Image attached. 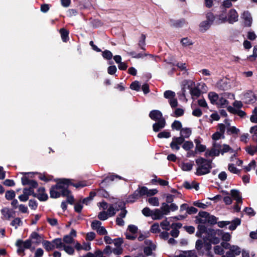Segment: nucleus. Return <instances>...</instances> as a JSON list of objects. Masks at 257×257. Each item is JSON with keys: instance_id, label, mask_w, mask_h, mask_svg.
I'll use <instances>...</instances> for the list:
<instances>
[{"instance_id": "obj_1", "label": "nucleus", "mask_w": 257, "mask_h": 257, "mask_svg": "<svg viewBox=\"0 0 257 257\" xmlns=\"http://www.w3.org/2000/svg\"><path fill=\"white\" fill-rule=\"evenodd\" d=\"M70 180L63 179L60 180L56 185L52 186L50 190V197L53 198H57L61 195L67 196L70 193L68 189L69 185Z\"/></svg>"}, {"instance_id": "obj_2", "label": "nucleus", "mask_w": 257, "mask_h": 257, "mask_svg": "<svg viewBox=\"0 0 257 257\" xmlns=\"http://www.w3.org/2000/svg\"><path fill=\"white\" fill-rule=\"evenodd\" d=\"M191 130L189 128H183L180 130V137H174L170 143V147L173 151L179 150L180 145L182 144L185 139L189 138L191 135Z\"/></svg>"}, {"instance_id": "obj_3", "label": "nucleus", "mask_w": 257, "mask_h": 257, "mask_svg": "<svg viewBox=\"0 0 257 257\" xmlns=\"http://www.w3.org/2000/svg\"><path fill=\"white\" fill-rule=\"evenodd\" d=\"M195 248L199 256H202L205 254L209 257H213L211 251L212 245L209 242L205 240L204 237L203 240H197L195 243Z\"/></svg>"}, {"instance_id": "obj_4", "label": "nucleus", "mask_w": 257, "mask_h": 257, "mask_svg": "<svg viewBox=\"0 0 257 257\" xmlns=\"http://www.w3.org/2000/svg\"><path fill=\"white\" fill-rule=\"evenodd\" d=\"M196 163L198 166L196 171L197 175L201 176L210 172L211 169V161L200 157L196 160Z\"/></svg>"}, {"instance_id": "obj_5", "label": "nucleus", "mask_w": 257, "mask_h": 257, "mask_svg": "<svg viewBox=\"0 0 257 257\" xmlns=\"http://www.w3.org/2000/svg\"><path fill=\"white\" fill-rule=\"evenodd\" d=\"M221 235V230L209 228L207 230V234L204 236V239L211 244H216L220 241Z\"/></svg>"}, {"instance_id": "obj_6", "label": "nucleus", "mask_w": 257, "mask_h": 257, "mask_svg": "<svg viewBox=\"0 0 257 257\" xmlns=\"http://www.w3.org/2000/svg\"><path fill=\"white\" fill-rule=\"evenodd\" d=\"M221 245L224 248L228 249L226 252L227 257H236L239 255L241 252V248L237 245H231L226 242H222Z\"/></svg>"}, {"instance_id": "obj_7", "label": "nucleus", "mask_w": 257, "mask_h": 257, "mask_svg": "<svg viewBox=\"0 0 257 257\" xmlns=\"http://www.w3.org/2000/svg\"><path fill=\"white\" fill-rule=\"evenodd\" d=\"M145 244L146 246H145L144 248V253L147 255H151L152 254V251L156 249V245L152 242V240L149 239H146L145 240Z\"/></svg>"}, {"instance_id": "obj_8", "label": "nucleus", "mask_w": 257, "mask_h": 257, "mask_svg": "<svg viewBox=\"0 0 257 257\" xmlns=\"http://www.w3.org/2000/svg\"><path fill=\"white\" fill-rule=\"evenodd\" d=\"M76 236V231L74 229H71L69 234L65 235L63 238L64 243L71 244L74 243V238Z\"/></svg>"}, {"instance_id": "obj_9", "label": "nucleus", "mask_w": 257, "mask_h": 257, "mask_svg": "<svg viewBox=\"0 0 257 257\" xmlns=\"http://www.w3.org/2000/svg\"><path fill=\"white\" fill-rule=\"evenodd\" d=\"M208 212L205 211L200 212L196 217V222L199 224H206L208 223Z\"/></svg>"}, {"instance_id": "obj_10", "label": "nucleus", "mask_w": 257, "mask_h": 257, "mask_svg": "<svg viewBox=\"0 0 257 257\" xmlns=\"http://www.w3.org/2000/svg\"><path fill=\"white\" fill-rule=\"evenodd\" d=\"M242 99L245 103H250L255 102L256 98L252 91H248L244 94Z\"/></svg>"}, {"instance_id": "obj_11", "label": "nucleus", "mask_w": 257, "mask_h": 257, "mask_svg": "<svg viewBox=\"0 0 257 257\" xmlns=\"http://www.w3.org/2000/svg\"><path fill=\"white\" fill-rule=\"evenodd\" d=\"M238 15L236 10L231 9L228 14L227 22L229 24H233L238 21Z\"/></svg>"}, {"instance_id": "obj_12", "label": "nucleus", "mask_w": 257, "mask_h": 257, "mask_svg": "<svg viewBox=\"0 0 257 257\" xmlns=\"http://www.w3.org/2000/svg\"><path fill=\"white\" fill-rule=\"evenodd\" d=\"M242 18L243 20L244 25L245 27H251L252 19L250 13L248 12H244L242 15Z\"/></svg>"}, {"instance_id": "obj_13", "label": "nucleus", "mask_w": 257, "mask_h": 257, "mask_svg": "<svg viewBox=\"0 0 257 257\" xmlns=\"http://www.w3.org/2000/svg\"><path fill=\"white\" fill-rule=\"evenodd\" d=\"M22 183L23 185H28L29 187H37V182L33 180H30L26 176H24L21 178Z\"/></svg>"}, {"instance_id": "obj_14", "label": "nucleus", "mask_w": 257, "mask_h": 257, "mask_svg": "<svg viewBox=\"0 0 257 257\" xmlns=\"http://www.w3.org/2000/svg\"><path fill=\"white\" fill-rule=\"evenodd\" d=\"M150 117L155 121L164 119L162 112L158 110H152L149 114Z\"/></svg>"}, {"instance_id": "obj_15", "label": "nucleus", "mask_w": 257, "mask_h": 257, "mask_svg": "<svg viewBox=\"0 0 257 257\" xmlns=\"http://www.w3.org/2000/svg\"><path fill=\"white\" fill-rule=\"evenodd\" d=\"M156 121L157 122L153 125V129L154 132H158L161 129L165 127L166 125V121L165 118H164Z\"/></svg>"}, {"instance_id": "obj_16", "label": "nucleus", "mask_w": 257, "mask_h": 257, "mask_svg": "<svg viewBox=\"0 0 257 257\" xmlns=\"http://www.w3.org/2000/svg\"><path fill=\"white\" fill-rule=\"evenodd\" d=\"M230 194L231 197L236 201V203H242V197L239 190L236 189H232L230 191Z\"/></svg>"}, {"instance_id": "obj_17", "label": "nucleus", "mask_w": 257, "mask_h": 257, "mask_svg": "<svg viewBox=\"0 0 257 257\" xmlns=\"http://www.w3.org/2000/svg\"><path fill=\"white\" fill-rule=\"evenodd\" d=\"M45 189L44 187H40L38 189V194L36 193V197L40 201H46L48 199V195L45 192Z\"/></svg>"}, {"instance_id": "obj_18", "label": "nucleus", "mask_w": 257, "mask_h": 257, "mask_svg": "<svg viewBox=\"0 0 257 257\" xmlns=\"http://www.w3.org/2000/svg\"><path fill=\"white\" fill-rule=\"evenodd\" d=\"M1 213L3 215V219L10 220L13 217V213L10 209L5 207L1 210Z\"/></svg>"}, {"instance_id": "obj_19", "label": "nucleus", "mask_w": 257, "mask_h": 257, "mask_svg": "<svg viewBox=\"0 0 257 257\" xmlns=\"http://www.w3.org/2000/svg\"><path fill=\"white\" fill-rule=\"evenodd\" d=\"M32 242L35 244H39L41 243L43 238L37 232H33L30 236Z\"/></svg>"}, {"instance_id": "obj_20", "label": "nucleus", "mask_w": 257, "mask_h": 257, "mask_svg": "<svg viewBox=\"0 0 257 257\" xmlns=\"http://www.w3.org/2000/svg\"><path fill=\"white\" fill-rule=\"evenodd\" d=\"M163 213L160 209H155L153 210L152 218L154 220H159L163 218L164 216Z\"/></svg>"}, {"instance_id": "obj_21", "label": "nucleus", "mask_w": 257, "mask_h": 257, "mask_svg": "<svg viewBox=\"0 0 257 257\" xmlns=\"http://www.w3.org/2000/svg\"><path fill=\"white\" fill-rule=\"evenodd\" d=\"M228 103V101L225 97V94L224 95L221 94L219 96V98L216 105L221 107H225L227 105Z\"/></svg>"}, {"instance_id": "obj_22", "label": "nucleus", "mask_w": 257, "mask_h": 257, "mask_svg": "<svg viewBox=\"0 0 257 257\" xmlns=\"http://www.w3.org/2000/svg\"><path fill=\"white\" fill-rule=\"evenodd\" d=\"M204 224H200L198 225V230L196 233V235L197 237H201L202 234L204 233H206L207 234V230L208 229L204 225Z\"/></svg>"}, {"instance_id": "obj_23", "label": "nucleus", "mask_w": 257, "mask_h": 257, "mask_svg": "<svg viewBox=\"0 0 257 257\" xmlns=\"http://www.w3.org/2000/svg\"><path fill=\"white\" fill-rule=\"evenodd\" d=\"M16 245H22L25 249L29 248L32 244V241L30 239H27L25 241L18 240L16 242Z\"/></svg>"}, {"instance_id": "obj_24", "label": "nucleus", "mask_w": 257, "mask_h": 257, "mask_svg": "<svg viewBox=\"0 0 257 257\" xmlns=\"http://www.w3.org/2000/svg\"><path fill=\"white\" fill-rule=\"evenodd\" d=\"M208 98L212 104H216L219 98V96L217 93L214 92H210L208 94Z\"/></svg>"}, {"instance_id": "obj_25", "label": "nucleus", "mask_w": 257, "mask_h": 257, "mask_svg": "<svg viewBox=\"0 0 257 257\" xmlns=\"http://www.w3.org/2000/svg\"><path fill=\"white\" fill-rule=\"evenodd\" d=\"M220 152L217 149L212 147L210 150H207L205 155L206 157H215L219 156Z\"/></svg>"}, {"instance_id": "obj_26", "label": "nucleus", "mask_w": 257, "mask_h": 257, "mask_svg": "<svg viewBox=\"0 0 257 257\" xmlns=\"http://www.w3.org/2000/svg\"><path fill=\"white\" fill-rule=\"evenodd\" d=\"M212 24L210 23L204 21L200 23L199 25V29L201 32H206L210 27Z\"/></svg>"}, {"instance_id": "obj_27", "label": "nucleus", "mask_w": 257, "mask_h": 257, "mask_svg": "<svg viewBox=\"0 0 257 257\" xmlns=\"http://www.w3.org/2000/svg\"><path fill=\"white\" fill-rule=\"evenodd\" d=\"M190 92L192 97H198L201 94V91L199 87V86L191 88L190 89Z\"/></svg>"}, {"instance_id": "obj_28", "label": "nucleus", "mask_w": 257, "mask_h": 257, "mask_svg": "<svg viewBox=\"0 0 257 257\" xmlns=\"http://www.w3.org/2000/svg\"><path fill=\"white\" fill-rule=\"evenodd\" d=\"M36 187H29V188H25L23 189V193L27 195L29 197L30 195H33L34 197H36V193L34 192V188Z\"/></svg>"}, {"instance_id": "obj_29", "label": "nucleus", "mask_w": 257, "mask_h": 257, "mask_svg": "<svg viewBox=\"0 0 257 257\" xmlns=\"http://www.w3.org/2000/svg\"><path fill=\"white\" fill-rule=\"evenodd\" d=\"M43 245L47 251L52 250L55 248V245L53 241L50 242L48 240H44L43 242Z\"/></svg>"}, {"instance_id": "obj_30", "label": "nucleus", "mask_w": 257, "mask_h": 257, "mask_svg": "<svg viewBox=\"0 0 257 257\" xmlns=\"http://www.w3.org/2000/svg\"><path fill=\"white\" fill-rule=\"evenodd\" d=\"M53 243L55 245V248L58 249H62L65 245V244L62 241L61 238H60L54 239L53 240Z\"/></svg>"}, {"instance_id": "obj_31", "label": "nucleus", "mask_w": 257, "mask_h": 257, "mask_svg": "<svg viewBox=\"0 0 257 257\" xmlns=\"http://www.w3.org/2000/svg\"><path fill=\"white\" fill-rule=\"evenodd\" d=\"M193 165V164L191 163H182L180 167L184 171H190L192 169Z\"/></svg>"}, {"instance_id": "obj_32", "label": "nucleus", "mask_w": 257, "mask_h": 257, "mask_svg": "<svg viewBox=\"0 0 257 257\" xmlns=\"http://www.w3.org/2000/svg\"><path fill=\"white\" fill-rule=\"evenodd\" d=\"M184 186L186 189H192L194 188L196 190L199 189V185L195 182H192L191 184L188 182H185L184 183Z\"/></svg>"}, {"instance_id": "obj_33", "label": "nucleus", "mask_w": 257, "mask_h": 257, "mask_svg": "<svg viewBox=\"0 0 257 257\" xmlns=\"http://www.w3.org/2000/svg\"><path fill=\"white\" fill-rule=\"evenodd\" d=\"M230 225L229 226V229L231 230H234L236 229V227L240 225V220L237 218L233 220L231 222H230Z\"/></svg>"}, {"instance_id": "obj_34", "label": "nucleus", "mask_w": 257, "mask_h": 257, "mask_svg": "<svg viewBox=\"0 0 257 257\" xmlns=\"http://www.w3.org/2000/svg\"><path fill=\"white\" fill-rule=\"evenodd\" d=\"M160 209L164 215H168L170 212L169 205L166 203L162 204Z\"/></svg>"}, {"instance_id": "obj_35", "label": "nucleus", "mask_w": 257, "mask_h": 257, "mask_svg": "<svg viewBox=\"0 0 257 257\" xmlns=\"http://www.w3.org/2000/svg\"><path fill=\"white\" fill-rule=\"evenodd\" d=\"M23 222L21 218L19 217L15 218L11 223V225L15 227V229H17L19 226H22Z\"/></svg>"}, {"instance_id": "obj_36", "label": "nucleus", "mask_w": 257, "mask_h": 257, "mask_svg": "<svg viewBox=\"0 0 257 257\" xmlns=\"http://www.w3.org/2000/svg\"><path fill=\"white\" fill-rule=\"evenodd\" d=\"M62 40L63 42H66L68 40V31L66 29L62 28L60 30Z\"/></svg>"}, {"instance_id": "obj_37", "label": "nucleus", "mask_w": 257, "mask_h": 257, "mask_svg": "<svg viewBox=\"0 0 257 257\" xmlns=\"http://www.w3.org/2000/svg\"><path fill=\"white\" fill-rule=\"evenodd\" d=\"M194 147V144L191 141H185L183 143L182 148L185 151H189L192 149Z\"/></svg>"}, {"instance_id": "obj_38", "label": "nucleus", "mask_w": 257, "mask_h": 257, "mask_svg": "<svg viewBox=\"0 0 257 257\" xmlns=\"http://www.w3.org/2000/svg\"><path fill=\"white\" fill-rule=\"evenodd\" d=\"M148 201L152 206H158L159 205V199L157 197H150L148 199Z\"/></svg>"}, {"instance_id": "obj_39", "label": "nucleus", "mask_w": 257, "mask_h": 257, "mask_svg": "<svg viewBox=\"0 0 257 257\" xmlns=\"http://www.w3.org/2000/svg\"><path fill=\"white\" fill-rule=\"evenodd\" d=\"M115 178H118L119 179H120L121 177L120 176H119L118 175H111L109 176H108L106 177L101 182V184H103L105 182H109L110 181H113L114 180Z\"/></svg>"}, {"instance_id": "obj_40", "label": "nucleus", "mask_w": 257, "mask_h": 257, "mask_svg": "<svg viewBox=\"0 0 257 257\" xmlns=\"http://www.w3.org/2000/svg\"><path fill=\"white\" fill-rule=\"evenodd\" d=\"M139 197H140V194L138 191V190H137L134 192V193L133 195H132L128 197L127 202H134L135 200L138 199Z\"/></svg>"}, {"instance_id": "obj_41", "label": "nucleus", "mask_w": 257, "mask_h": 257, "mask_svg": "<svg viewBox=\"0 0 257 257\" xmlns=\"http://www.w3.org/2000/svg\"><path fill=\"white\" fill-rule=\"evenodd\" d=\"M220 238L224 241L223 242L228 241L231 239V235L228 232H224L221 230V235H220Z\"/></svg>"}, {"instance_id": "obj_42", "label": "nucleus", "mask_w": 257, "mask_h": 257, "mask_svg": "<svg viewBox=\"0 0 257 257\" xmlns=\"http://www.w3.org/2000/svg\"><path fill=\"white\" fill-rule=\"evenodd\" d=\"M164 96L166 98L169 99L170 100L171 99L175 97V93L171 90H167L164 92Z\"/></svg>"}, {"instance_id": "obj_43", "label": "nucleus", "mask_w": 257, "mask_h": 257, "mask_svg": "<svg viewBox=\"0 0 257 257\" xmlns=\"http://www.w3.org/2000/svg\"><path fill=\"white\" fill-rule=\"evenodd\" d=\"M220 153L223 155L224 153L229 152L231 153H234V151L230 148V147L227 145H223L220 150Z\"/></svg>"}, {"instance_id": "obj_44", "label": "nucleus", "mask_w": 257, "mask_h": 257, "mask_svg": "<svg viewBox=\"0 0 257 257\" xmlns=\"http://www.w3.org/2000/svg\"><path fill=\"white\" fill-rule=\"evenodd\" d=\"M145 40H146L145 35L144 34H142L138 44H139V47L142 50L145 49V45H146Z\"/></svg>"}, {"instance_id": "obj_45", "label": "nucleus", "mask_w": 257, "mask_h": 257, "mask_svg": "<svg viewBox=\"0 0 257 257\" xmlns=\"http://www.w3.org/2000/svg\"><path fill=\"white\" fill-rule=\"evenodd\" d=\"M69 185H72L73 186L76 188H82L88 185V184L85 181H80L76 183H71V181L70 180Z\"/></svg>"}, {"instance_id": "obj_46", "label": "nucleus", "mask_w": 257, "mask_h": 257, "mask_svg": "<svg viewBox=\"0 0 257 257\" xmlns=\"http://www.w3.org/2000/svg\"><path fill=\"white\" fill-rule=\"evenodd\" d=\"M160 226L163 229L169 230L170 229V221L166 218L161 223Z\"/></svg>"}, {"instance_id": "obj_47", "label": "nucleus", "mask_w": 257, "mask_h": 257, "mask_svg": "<svg viewBox=\"0 0 257 257\" xmlns=\"http://www.w3.org/2000/svg\"><path fill=\"white\" fill-rule=\"evenodd\" d=\"M181 43L184 47H188L193 44L192 41L188 38H184L182 39L181 40Z\"/></svg>"}, {"instance_id": "obj_48", "label": "nucleus", "mask_w": 257, "mask_h": 257, "mask_svg": "<svg viewBox=\"0 0 257 257\" xmlns=\"http://www.w3.org/2000/svg\"><path fill=\"white\" fill-rule=\"evenodd\" d=\"M16 196V194L14 191L10 190L7 191L5 194V197L7 200H11L13 199Z\"/></svg>"}, {"instance_id": "obj_49", "label": "nucleus", "mask_w": 257, "mask_h": 257, "mask_svg": "<svg viewBox=\"0 0 257 257\" xmlns=\"http://www.w3.org/2000/svg\"><path fill=\"white\" fill-rule=\"evenodd\" d=\"M208 223L214 225L217 223V218L214 215H210L208 213Z\"/></svg>"}, {"instance_id": "obj_50", "label": "nucleus", "mask_w": 257, "mask_h": 257, "mask_svg": "<svg viewBox=\"0 0 257 257\" xmlns=\"http://www.w3.org/2000/svg\"><path fill=\"white\" fill-rule=\"evenodd\" d=\"M223 247L222 246V245L221 244V245H216L214 247V252L215 253L217 254H223L224 253V250H223Z\"/></svg>"}, {"instance_id": "obj_51", "label": "nucleus", "mask_w": 257, "mask_h": 257, "mask_svg": "<svg viewBox=\"0 0 257 257\" xmlns=\"http://www.w3.org/2000/svg\"><path fill=\"white\" fill-rule=\"evenodd\" d=\"M250 120L253 123H257V106L252 110V114L250 117Z\"/></svg>"}, {"instance_id": "obj_52", "label": "nucleus", "mask_w": 257, "mask_h": 257, "mask_svg": "<svg viewBox=\"0 0 257 257\" xmlns=\"http://www.w3.org/2000/svg\"><path fill=\"white\" fill-rule=\"evenodd\" d=\"M256 166V162L254 160H252L248 165L245 166L244 169L246 171H250L252 169H254Z\"/></svg>"}, {"instance_id": "obj_53", "label": "nucleus", "mask_w": 257, "mask_h": 257, "mask_svg": "<svg viewBox=\"0 0 257 257\" xmlns=\"http://www.w3.org/2000/svg\"><path fill=\"white\" fill-rule=\"evenodd\" d=\"M140 87H141V85H140V83L139 82V81H135L133 82V83H132V84H131V86H130V88L132 90H135L137 91L140 90Z\"/></svg>"}, {"instance_id": "obj_54", "label": "nucleus", "mask_w": 257, "mask_h": 257, "mask_svg": "<svg viewBox=\"0 0 257 257\" xmlns=\"http://www.w3.org/2000/svg\"><path fill=\"white\" fill-rule=\"evenodd\" d=\"M172 127L177 131L181 130L182 127V124L180 121L178 120H175L172 124Z\"/></svg>"}, {"instance_id": "obj_55", "label": "nucleus", "mask_w": 257, "mask_h": 257, "mask_svg": "<svg viewBox=\"0 0 257 257\" xmlns=\"http://www.w3.org/2000/svg\"><path fill=\"white\" fill-rule=\"evenodd\" d=\"M159 138H169L171 137L170 133L166 131L160 132L158 134Z\"/></svg>"}, {"instance_id": "obj_56", "label": "nucleus", "mask_w": 257, "mask_h": 257, "mask_svg": "<svg viewBox=\"0 0 257 257\" xmlns=\"http://www.w3.org/2000/svg\"><path fill=\"white\" fill-rule=\"evenodd\" d=\"M63 249H64L65 251L69 255H72L74 252V248L69 245H66L65 244Z\"/></svg>"}, {"instance_id": "obj_57", "label": "nucleus", "mask_w": 257, "mask_h": 257, "mask_svg": "<svg viewBox=\"0 0 257 257\" xmlns=\"http://www.w3.org/2000/svg\"><path fill=\"white\" fill-rule=\"evenodd\" d=\"M102 56L103 57L107 60H110L112 58V53L108 50H105L102 52Z\"/></svg>"}, {"instance_id": "obj_58", "label": "nucleus", "mask_w": 257, "mask_h": 257, "mask_svg": "<svg viewBox=\"0 0 257 257\" xmlns=\"http://www.w3.org/2000/svg\"><path fill=\"white\" fill-rule=\"evenodd\" d=\"M108 215L106 211L100 212L98 215V218L101 220H105L108 217Z\"/></svg>"}, {"instance_id": "obj_59", "label": "nucleus", "mask_w": 257, "mask_h": 257, "mask_svg": "<svg viewBox=\"0 0 257 257\" xmlns=\"http://www.w3.org/2000/svg\"><path fill=\"white\" fill-rule=\"evenodd\" d=\"M101 226V222L98 220H94L92 222L91 224V227L93 230H96L98 229L99 227Z\"/></svg>"}, {"instance_id": "obj_60", "label": "nucleus", "mask_w": 257, "mask_h": 257, "mask_svg": "<svg viewBox=\"0 0 257 257\" xmlns=\"http://www.w3.org/2000/svg\"><path fill=\"white\" fill-rule=\"evenodd\" d=\"M116 210H117L114 208L113 206L111 205L107 208V211L106 212L107 213L109 216H112L115 214Z\"/></svg>"}, {"instance_id": "obj_61", "label": "nucleus", "mask_w": 257, "mask_h": 257, "mask_svg": "<svg viewBox=\"0 0 257 257\" xmlns=\"http://www.w3.org/2000/svg\"><path fill=\"white\" fill-rule=\"evenodd\" d=\"M206 21L210 23V24H212L214 20V16L212 13H208L206 15Z\"/></svg>"}, {"instance_id": "obj_62", "label": "nucleus", "mask_w": 257, "mask_h": 257, "mask_svg": "<svg viewBox=\"0 0 257 257\" xmlns=\"http://www.w3.org/2000/svg\"><path fill=\"white\" fill-rule=\"evenodd\" d=\"M153 210H151L148 207H145L142 210V213L145 216H152Z\"/></svg>"}, {"instance_id": "obj_63", "label": "nucleus", "mask_w": 257, "mask_h": 257, "mask_svg": "<svg viewBox=\"0 0 257 257\" xmlns=\"http://www.w3.org/2000/svg\"><path fill=\"white\" fill-rule=\"evenodd\" d=\"M257 57V45L254 46L253 49V53L252 55H250L248 58L250 59V61H254L255 60Z\"/></svg>"}, {"instance_id": "obj_64", "label": "nucleus", "mask_w": 257, "mask_h": 257, "mask_svg": "<svg viewBox=\"0 0 257 257\" xmlns=\"http://www.w3.org/2000/svg\"><path fill=\"white\" fill-rule=\"evenodd\" d=\"M29 207L33 210H36L38 206V203L35 200L31 199L29 202Z\"/></svg>"}]
</instances>
